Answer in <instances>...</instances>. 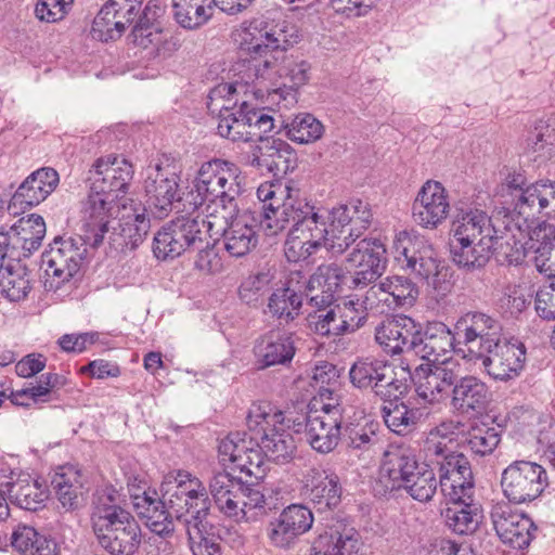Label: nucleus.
Wrapping results in <instances>:
<instances>
[{
	"instance_id": "58836bf2",
	"label": "nucleus",
	"mask_w": 555,
	"mask_h": 555,
	"mask_svg": "<svg viewBox=\"0 0 555 555\" xmlns=\"http://www.w3.org/2000/svg\"><path fill=\"white\" fill-rule=\"evenodd\" d=\"M451 243H474L479 237H496L498 231L488 214L478 208H457L452 221Z\"/></svg>"
},
{
	"instance_id": "c9c22d12",
	"label": "nucleus",
	"mask_w": 555,
	"mask_h": 555,
	"mask_svg": "<svg viewBox=\"0 0 555 555\" xmlns=\"http://www.w3.org/2000/svg\"><path fill=\"white\" fill-rule=\"evenodd\" d=\"M489 388L473 375L460 377L451 389V406L461 415L474 416L482 413L489 403Z\"/></svg>"
},
{
	"instance_id": "20e7f679",
	"label": "nucleus",
	"mask_w": 555,
	"mask_h": 555,
	"mask_svg": "<svg viewBox=\"0 0 555 555\" xmlns=\"http://www.w3.org/2000/svg\"><path fill=\"white\" fill-rule=\"evenodd\" d=\"M209 492L219 512L236 522L256 521L283 505L279 492L264 493L259 485L244 482L225 470L212 475Z\"/></svg>"
},
{
	"instance_id": "3c124183",
	"label": "nucleus",
	"mask_w": 555,
	"mask_h": 555,
	"mask_svg": "<svg viewBox=\"0 0 555 555\" xmlns=\"http://www.w3.org/2000/svg\"><path fill=\"white\" fill-rule=\"evenodd\" d=\"M302 300L301 291L297 289L291 280L271 293L268 309L273 318L289 323L299 315Z\"/></svg>"
},
{
	"instance_id": "4468645a",
	"label": "nucleus",
	"mask_w": 555,
	"mask_h": 555,
	"mask_svg": "<svg viewBox=\"0 0 555 555\" xmlns=\"http://www.w3.org/2000/svg\"><path fill=\"white\" fill-rule=\"evenodd\" d=\"M89 245L79 240V235L69 237H56L50 245V249L42 255V262L47 266L46 274L51 288H60L68 282L80 269L85 260Z\"/></svg>"
},
{
	"instance_id": "f3484780",
	"label": "nucleus",
	"mask_w": 555,
	"mask_h": 555,
	"mask_svg": "<svg viewBox=\"0 0 555 555\" xmlns=\"http://www.w3.org/2000/svg\"><path fill=\"white\" fill-rule=\"evenodd\" d=\"M346 262L347 268L352 271V287H366L378 280L386 270V246L379 238H363L356 244Z\"/></svg>"
},
{
	"instance_id": "09e8293b",
	"label": "nucleus",
	"mask_w": 555,
	"mask_h": 555,
	"mask_svg": "<svg viewBox=\"0 0 555 555\" xmlns=\"http://www.w3.org/2000/svg\"><path fill=\"white\" fill-rule=\"evenodd\" d=\"M378 293L386 295L380 300L388 307L391 305L401 307L413 305L418 296V288L409 278L392 275L371 286L367 294L377 295Z\"/></svg>"
},
{
	"instance_id": "de8ad7c7",
	"label": "nucleus",
	"mask_w": 555,
	"mask_h": 555,
	"mask_svg": "<svg viewBox=\"0 0 555 555\" xmlns=\"http://www.w3.org/2000/svg\"><path fill=\"white\" fill-rule=\"evenodd\" d=\"M214 0H171L172 16L184 29L194 30L214 16Z\"/></svg>"
},
{
	"instance_id": "6e6552de",
	"label": "nucleus",
	"mask_w": 555,
	"mask_h": 555,
	"mask_svg": "<svg viewBox=\"0 0 555 555\" xmlns=\"http://www.w3.org/2000/svg\"><path fill=\"white\" fill-rule=\"evenodd\" d=\"M392 249L396 261L427 286L441 294L450 291L448 267L436 258L434 249L422 238L401 231L395 236Z\"/></svg>"
},
{
	"instance_id": "2f4dec72",
	"label": "nucleus",
	"mask_w": 555,
	"mask_h": 555,
	"mask_svg": "<svg viewBox=\"0 0 555 555\" xmlns=\"http://www.w3.org/2000/svg\"><path fill=\"white\" fill-rule=\"evenodd\" d=\"M295 353L294 334L286 331H270L257 339L254 346L255 365L258 370L287 365Z\"/></svg>"
},
{
	"instance_id": "4d7b16f0",
	"label": "nucleus",
	"mask_w": 555,
	"mask_h": 555,
	"mask_svg": "<svg viewBox=\"0 0 555 555\" xmlns=\"http://www.w3.org/2000/svg\"><path fill=\"white\" fill-rule=\"evenodd\" d=\"M501 433L499 427L475 423L467 430L464 443L476 455H490L501 441Z\"/></svg>"
},
{
	"instance_id": "680f3d73",
	"label": "nucleus",
	"mask_w": 555,
	"mask_h": 555,
	"mask_svg": "<svg viewBox=\"0 0 555 555\" xmlns=\"http://www.w3.org/2000/svg\"><path fill=\"white\" fill-rule=\"evenodd\" d=\"M51 483L63 507H65L66 509H76L79 506L81 486L78 481L77 472L69 470L57 473L53 477Z\"/></svg>"
},
{
	"instance_id": "c03bdc74",
	"label": "nucleus",
	"mask_w": 555,
	"mask_h": 555,
	"mask_svg": "<svg viewBox=\"0 0 555 555\" xmlns=\"http://www.w3.org/2000/svg\"><path fill=\"white\" fill-rule=\"evenodd\" d=\"M2 486L7 488L10 503L25 511L36 512L42 508L48 499L46 489L29 474H21L15 480Z\"/></svg>"
},
{
	"instance_id": "8fccbe9b",
	"label": "nucleus",
	"mask_w": 555,
	"mask_h": 555,
	"mask_svg": "<svg viewBox=\"0 0 555 555\" xmlns=\"http://www.w3.org/2000/svg\"><path fill=\"white\" fill-rule=\"evenodd\" d=\"M341 436L347 448L359 457H372L377 453L382 443L376 423L349 424L345 427Z\"/></svg>"
},
{
	"instance_id": "79ce46f5",
	"label": "nucleus",
	"mask_w": 555,
	"mask_h": 555,
	"mask_svg": "<svg viewBox=\"0 0 555 555\" xmlns=\"http://www.w3.org/2000/svg\"><path fill=\"white\" fill-rule=\"evenodd\" d=\"M306 487L310 502L320 513L332 511L341 502L343 489L335 473L313 469Z\"/></svg>"
},
{
	"instance_id": "7c9ffc66",
	"label": "nucleus",
	"mask_w": 555,
	"mask_h": 555,
	"mask_svg": "<svg viewBox=\"0 0 555 555\" xmlns=\"http://www.w3.org/2000/svg\"><path fill=\"white\" fill-rule=\"evenodd\" d=\"M448 195L440 182L427 181L413 203V218L424 228H437L449 212Z\"/></svg>"
},
{
	"instance_id": "e2e57ef3",
	"label": "nucleus",
	"mask_w": 555,
	"mask_h": 555,
	"mask_svg": "<svg viewBox=\"0 0 555 555\" xmlns=\"http://www.w3.org/2000/svg\"><path fill=\"white\" fill-rule=\"evenodd\" d=\"M128 27L117 18L111 10L103 4L93 20L91 27L92 38L107 42L119 39Z\"/></svg>"
},
{
	"instance_id": "c85d7f7f",
	"label": "nucleus",
	"mask_w": 555,
	"mask_h": 555,
	"mask_svg": "<svg viewBox=\"0 0 555 555\" xmlns=\"http://www.w3.org/2000/svg\"><path fill=\"white\" fill-rule=\"evenodd\" d=\"M455 334L444 323H429L425 327L420 324L411 353L427 360V363H436L440 357L455 349Z\"/></svg>"
},
{
	"instance_id": "f257e3e1",
	"label": "nucleus",
	"mask_w": 555,
	"mask_h": 555,
	"mask_svg": "<svg viewBox=\"0 0 555 555\" xmlns=\"http://www.w3.org/2000/svg\"><path fill=\"white\" fill-rule=\"evenodd\" d=\"M242 193L238 168L233 163L216 158L199 167L190 190L180 198L182 211L194 214L202 208L207 220L231 218L240 211Z\"/></svg>"
},
{
	"instance_id": "f8f14e48",
	"label": "nucleus",
	"mask_w": 555,
	"mask_h": 555,
	"mask_svg": "<svg viewBox=\"0 0 555 555\" xmlns=\"http://www.w3.org/2000/svg\"><path fill=\"white\" fill-rule=\"evenodd\" d=\"M259 211L235 212L231 218L207 220L210 236L221 235L225 251L235 258L248 255L258 245Z\"/></svg>"
},
{
	"instance_id": "0eeeda50",
	"label": "nucleus",
	"mask_w": 555,
	"mask_h": 555,
	"mask_svg": "<svg viewBox=\"0 0 555 555\" xmlns=\"http://www.w3.org/2000/svg\"><path fill=\"white\" fill-rule=\"evenodd\" d=\"M249 443L260 448L275 463L289 462L296 451L293 436L287 431L284 412L270 402L254 403L246 416Z\"/></svg>"
},
{
	"instance_id": "39448f33",
	"label": "nucleus",
	"mask_w": 555,
	"mask_h": 555,
	"mask_svg": "<svg viewBox=\"0 0 555 555\" xmlns=\"http://www.w3.org/2000/svg\"><path fill=\"white\" fill-rule=\"evenodd\" d=\"M90 519L99 545L111 555H133L139 550L141 527L113 493L98 495Z\"/></svg>"
},
{
	"instance_id": "4be33fe9",
	"label": "nucleus",
	"mask_w": 555,
	"mask_h": 555,
	"mask_svg": "<svg viewBox=\"0 0 555 555\" xmlns=\"http://www.w3.org/2000/svg\"><path fill=\"white\" fill-rule=\"evenodd\" d=\"M507 216L517 229L530 228L529 220L537 214L547 217L555 214V182L538 181L526 186L520 194L519 203L512 209L507 208Z\"/></svg>"
},
{
	"instance_id": "13d9d810",
	"label": "nucleus",
	"mask_w": 555,
	"mask_h": 555,
	"mask_svg": "<svg viewBox=\"0 0 555 555\" xmlns=\"http://www.w3.org/2000/svg\"><path fill=\"white\" fill-rule=\"evenodd\" d=\"M286 137L296 143L308 144L321 139L324 127L312 114L301 113L296 115L291 122H282Z\"/></svg>"
},
{
	"instance_id": "052dcab7",
	"label": "nucleus",
	"mask_w": 555,
	"mask_h": 555,
	"mask_svg": "<svg viewBox=\"0 0 555 555\" xmlns=\"http://www.w3.org/2000/svg\"><path fill=\"white\" fill-rule=\"evenodd\" d=\"M413 475L414 477L406 481V485H404L402 489L416 501H430L438 487L434 469L425 464H421Z\"/></svg>"
},
{
	"instance_id": "393cba45",
	"label": "nucleus",
	"mask_w": 555,
	"mask_h": 555,
	"mask_svg": "<svg viewBox=\"0 0 555 555\" xmlns=\"http://www.w3.org/2000/svg\"><path fill=\"white\" fill-rule=\"evenodd\" d=\"M408 392L409 386L404 382L401 387L392 390L389 397L380 399V415L386 427L403 437L414 433L425 418L423 409L412 406L403 400Z\"/></svg>"
},
{
	"instance_id": "1a4fd4ad",
	"label": "nucleus",
	"mask_w": 555,
	"mask_h": 555,
	"mask_svg": "<svg viewBox=\"0 0 555 555\" xmlns=\"http://www.w3.org/2000/svg\"><path fill=\"white\" fill-rule=\"evenodd\" d=\"M439 474L438 485L449 502L469 500L474 494V476L465 454L446 448L441 443L429 442L427 457Z\"/></svg>"
},
{
	"instance_id": "774afa93",
	"label": "nucleus",
	"mask_w": 555,
	"mask_h": 555,
	"mask_svg": "<svg viewBox=\"0 0 555 555\" xmlns=\"http://www.w3.org/2000/svg\"><path fill=\"white\" fill-rule=\"evenodd\" d=\"M322 245L289 229L284 243V254L289 262L305 261L315 254Z\"/></svg>"
},
{
	"instance_id": "5701e85b",
	"label": "nucleus",
	"mask_w": 555,
	"mask_h": 555,
	"mask_svg": "<svg viewBox=\"0 0 555 555\" xmlns=\"http://www.w3.org/2000/svg\"><path fill=\"white\" fill-rule=\"evenodd\" d=\"M312 524L313 514L308 507L292 504L268 524L267 537L274 547L288 550L301 534L311 529Z\"/></svg>"
},
{
	"instance_id": "e433bc0d",
	"label": "nucleus",
	"mask_w": 555,
	"mask_h": 555,
	"mask_svg": "<svg viewBox=\"0 0 555 555\" xmlns=\"http://www.w3.org/2000/svg\"><path fill=\"white\" fill-rule=\"evenodd\" d=\"M416 455L410 447L390 446L383 454L380 477L388 482L390 490H401L414 477L418 468Z\"/></svg>"
},
{
	"instance_id": "c756f323",
	"label": "nucleus",
	"mask_w": 555,
	"mask_h": 555,
	"mask_svg": "<svg viewBox=\"0 0 555 555\" xmlns=\"http://www.w3.org/2000/svg\"><path fill=\"white\" fill-rule=\"evenodd\" d=\"M416 328H420V323L412 318L404 314L393 315L376 326L375 340L391 357L411 352Z\"/></svg>"
},
{
	"instance_id": "69168bd1",
	"label": "nucleus",
	"mask_w": 555,
	"mask_h": 555,
	"mask_svg": "<svg viewBox=\"0 0 555 555\" xmlns=\"http://www.w3.org/2000/svg\"><path fill=\"white\" fill-rule=\"evenodd\" d=\"M308 326L311 332L323 337L343 336L338 333L340 330V320L337 318V305L328 308H315V311L308 314Z\"/></svg>"
},
{
	"instance_id": "f03ea898",
	"label": "nucleus",
	"mask_w": 555,
	"mask_h": 555,
	"mask_svg": "<svg viewBox=\"0 0 555 555\" xmlns=\"http://www.w3.org/2000/svg\"><path fill=\"white\" fill-rule=\"evenodd\" d=\"M151 495L138 498L135 505L139 517L145 519L149 529L159 537H171L176 530V522L186 527V521L206 519L211 506L206 488L189 489L188 486H169Z\"/></svg>"
},
{
	"instance_id": "412c9836",
	"label": "nucleus",
	"mask_w": 555,
	"mask_h": 555,
	"mask_svg": "<svg viewBox=\"0 0 555 555\" xmlns=\"http://www.w3.org/2000/svg\"><path fill=\"white\" fill-rule=\"evenodd\" d=\"M455 366L448 360L416 366L411 378L417 396L429 403L448 398L459 374Z\"/></svg>"
},
{
	"instance_id": "a19ab883",
	"label": "nucleus",
	"mask_w": 555,
	"mask_h": 555,
	"mask_svg": "<svg viewBox=\"0 0 555 555\" xmlns=\"http://www.w3.org/2000/svg\"><path fill=\"white\" fill-rule=\"evenodd\" d=\"M499 238L500 236L479 237L474 243H450L452 261L467 272L480 270L490 261Z\"/></svg>"
},
{
	"instance_id": "9d476101",
	"label": "nucleus",
	"mask_w": 555,
	"mask_h": 555,
	"mask_svg": "<svg viewBox=\"0 0 555 555\" xmlns=\"http://www.w3.org/2000/svg\"><path fill=\"white\" fill-rule=\"evenodd\" d=\"M328 232L325 247L334 255L344 254L372 223L370 204L352 199L348 204L324 210Z\"/></svg>"
},
{
	"instance_id": "9b49d317",
	"label": "nucleus",
	"mask_w": 555,
	"mask_h": 555,
	"mask_svg": "<svg viewBox=\"0 0 555 555\" xmlns=\"http://www.w3.org/2000/svg\"><path fill=\"white\" fill-rule=\"evenodd\" d=\"M191 215L186 212L185 216L172 219L155 234L153 251L156 258L173 259L185 251L203 246V228L207 225V219L199 220V216Z\"/></svg>"
},
{
	"instance_id": "2eb2a0df",
	"label": "nucleus",
	"mask_w": 555,
	"mask_h": 555,
	"mask_svg": "<svg viewBox=\"0 0 555 555\" xmlns=\"http://www.w3.org/2000/svg\"><path fill=\"white\" fill-rule=\"evenodd\" d=\"M348 376L354 388L370 391L378 400L389 397L392 390L404 383L396 377L388 361L373 356L357 358Z\"/></svg>"
},
{
	"instance_id": "7ed1b4c3",
	"label": "nucleus",
	"mask_w": 555,
	"mask_h": 555,
	"mask_svg": "<svg viewBox=\"0 0 555 555\" xmlns=\"http://www.w3.org/2000/svg\"><path fill=\"white\" fill-rule=\"evenodd\" d=\"M302 35L296 24L288 21L282 12L268 11L253 18L241 35L238 54L248 64V68L270 60L283 56L301 41Z\"/></svg>"
},
{
	"instance_id": "bf43d9fd",
	"label": "nucleus",
	"mask_w": 555,
	"mask_h": 555,
	"mask_svg": "<svg viewBox=\"0 0 555 555\" xmlns=\"http://www.w3.org/2000/svg\"><path fill=\"white\" fill-rule=\"evenodd\" d=\"M242 109H245L248 131H250V142H259L268 139L267 135L276 126L272 111L268 107H258L247 101H242Z\"/></svg>"
},
{
	"instance_id": "a211bd4d",
	"label": "nucleus",
	"mask_w": 555,
	"mask_h": 555,
	"mask_svg": "<svg viewBox=\"0 0 555 555\" xmlns=\"http://www.w3.org/2000/svg\"><path fill=\"white\" fill-rule=\"evenodd\" d=\"M116 206L114 198H105L90 191L81 202L79 220V240L90 248L96 249L109 233L112 221L115 220Z\"/></svg>"
},
{
	"instance_id": "cd10ccee",
	"label": "nucleus",
	"mask_w": 555,
	"mask_h": 555,
	"mask_svg": "<svg viewBox=\"0 0 555 555\" xmlns=\"http://www.w3.org/2000/svg\"><path fill=\"white\" fill-rule=\"evenodd\" d=\"M93 167L91 192L105 198H114V203L119 197V193L127 192L133 170L126 159L118 160L114 157L113 162H104L99 158Z\"/></svg>"
},
{
	"instance_id": "ddd939ff",
	"label": "nucleus",
	"mask_w": 555,
	"mask_h": 555,
	"mask_svg": "<svg viewBox=\"0 0 555 555\" xmlns=\"http://www.w3.org/2000/svg\"><path fill=\"white\" fill-rule=\"evenodd\" d=\"M546 486V470L534 462L515 461L502 472L503 494L514 504L534 501L542 494Z\"/></svg>"
},
{
	"instance_id": "37998d69",
	"label": "nucleus",
	"mask_w": 555,
	"mask_h": 555,
	"mask_svg": "<svg viewBox=\"0 0 555 555\" xmlns=\"http://www.w3.org/2000/svg\"><path fill=\"white\" fill-rule=\"evenodd\" d=\"M166 12V5L160 0H149L138 14L129 35V40L140 48L146 49L162 31L160 18Z\"/></svg>"
},
{
	"instance_id": "6ab92c4d",
	"label": "nucleus",
	"mask_w": 555,
	"mask_h": 555,
	"mask_svg": "<svg viewBox=\"0 0 555 555\" xmlns=\"http://www.w3.org/2000/svg\"><path fill=\"white\" fill-rule=\"evenodd\" d=\"M480 359L486 372L493 379L509 380L519 376L526 362V347L515 338H498L487 348Z\"/></svg>"
},
{
	"instance_id": "bb28decb",
	"label": "nucleus",
	"mask_w": 555,
	"mask_h": 555,
	"mask_svg": "<svg viewBox=\"0 0 555 555\" xmlns=\"http://www.w3.org/2000/svg\"><path fill=\"white\" fill-rule=\"evenodd\" d=\"M345 279V270L339 264L333 262L319 266L306 284L308 305L313 308L333 306Z\"/></svg>"
},
{
	"instance_id": "423d86ee",
	"label": "nucleus",
	"mask_w": 555,
	"mask_h": 555,
	"mask_svg": "<svg viewBox=\"0 0 555 555\" xmlns=\"http://www.w3.org/2000/svg\"><path fill=\"white\" fill-rule=\"evenodd\" d=\"M257 196L262 203L260 224L268 235H275L288 227L296 228L313 207L292 180L261 184Z\"/></svg>"
},
{
	"instance_id": "49530a36",
	"label": "nucleus",
	"mask_w": 555,
	"mask_h": 555,
	"mask_svg": "<svg viewBox=\"0 0 555 555\" xmlns=\"http://www.w3.org/2000/svg\"><path fill=\"white\" fill-rule=\"evenodd\" d=\"M8 231L25 259L40 248L46 235V222L40 215L31 214L18 219Z\"/></svg>"
},
{
	"instance_id": "0e129e2a",
	"label": "nucleus",
	"mask_w": 555,
	"mask_h": 555,
	"mask_svg": "<svg viewBox=\"0 0 555 555\" xmlns=\"http://www.w3.org/2000/svg\"><path fill=\"white\" fill-rule=\"evenodd\" d=\"M273 274L270 271L247 276L238 287L240 299L249 306H257L272 289Z\"/></svg>"
},
{
	"instance_id": "aec40b11",
	"label": "nucleus",
	"mask_w": 555,
	"mask_h": 555,
	"mask_svg": "<svg viewBox=\"0 0 555 555\" xmlns=\"http://www.w3.org/2000/svg\"><path fill=\"white\" fill-rule=\"evenodd\" d=\"M179 181L173 166L156 165L150 168L144 181L145 208L158 218L167 216L177 199L181 204V197L178 198Z\"/></svg>"
},
{
	"instance_id": "5fc2aeb1",
	"label": "nucleus",
	"mask_w": 555,
	"mask_h": 555,
	"mask_svg": "<svg viewBox=\"0 0 555 555\" xmlns=\"http://www.w3.org/2000/svg\"><path fill=\"white\" fill-rule=\"evenodd\" d=\"M184 530L193 555H221L220 535L206 519L186 521Z\"/></svg>"
},
{
	"instance_id": "6e6d98bb",
	"label": "nucleus",
	"mask_w": 555,
	"mask_h": 555,
	"mask_svg": "<svg viewBox=\"0 0 555 555\" xmlns=\"http://www.w3.org/2000/svg\"><path fill=\"white\" fill-rule=\"evenodd\" d=\"M22 261L17 260L0 270L1 293L11 301L25 299L31 289L29 271Z\"/></svg>"
},
{
	"instance_id": "864d4df0",
	"label": "nucleus",
	"mask_w": 555,
	"mask_h": 555,
	"mask_svg": "<svg viewBox=\"0 0 555 555\" xmlns=\"http://www.w3.org/2000/svg\"><path fill=\"white\" fill-rule=\"evenodd\" d=\"M453 506L446 509V521L448 526L459 534H470L477 530L482 519V512L479 504L469 500L451 502Z\"/></svg>"
},
{
	"instance_id": "a18cd8bd",
	"label": "nucleus",
	"mask_w": 555,
	"mask_h": 555,
	"mask_svg": "<svg viewBox=\"0 0 555 555\" xmlns=\"http://www.w3.org/2000/svg\"><path fill=\"white\" fill-rule=\"evenodd\" d=\"M146 211L147 209L144 208L143 212H138L133 218L119 223L118 231L113 228V232L108 236V244L112 249L126 254L143 243L151 228Z\"/></svg>"
},
{
	"instance_id": "ea45409f",
	"label": "nucleus",
	"mask_w": 555,
	"mask_h": 555,
	"mask_svg": "<svg viewBox=\"0 0 555 555\" xmlns=\"http://www.w3.org/2000/svg\"><path fill=\"white\" fill-rule=\"evenodd\" d=\"M60 183L59 172L52 167H42L31 172L12 196V204L34 207L51 195Z\"/></svg>"
},
{
	"instance_id": "dca6fc26",
	"label": "nucleus",
	"mask_w": 555,
	"mask_h": 555,
	"mask_svg": "<svg viewBox=\"0 0 555 555\" xmlns=\"http://www.w3.org/2000/svg\"><path fill=\"white\" fill-rule=\"evenodd\" d=\"M502 325L494 317L481 311H468L461 315L455 323V335L459 344H463L468 351L469 360L482 356L487 348L500 338Z\"/></svg>"
},
{
	"instance_id": "a878e982",
	"label": "nucleus",
	"mask_w": 555,
	"mask_h": 555,
	"mask_svg": "<svg viewBox=\"0 0 555 555\" xmlns=\"http://www.w3.org/2000/svg\"><path fill=\"white\" fill-rule=\"evenodd\" d=\"M270 61L269 66H264L262 63L250 68L255 79L289 89H298L310 79L311 64L306 60L284 53L283 56Z\"/></svg>"
},
{
	"instance_id": "b1692460",
	"label": "nucleus",
	"mask_w": 555,
	"mask_h": 555,
	"mask_svg": "<svg viewBox=\"0 0 555 555\" xmlns=\"http://www.w3.org/2000/svg\"><path fill=\"white\" fill-rule=\"evenodd\" d=\"M491 519L501 541L516 550L527 547L538 529L530 517L513 511L507 503L494 505Z\"/></svg>"
},
{
	"instance_id": "603ef678",
	"label": "nucleus",
	"mask_w": 555,
	"mask_h": 555,
	"mask_svg": "<svg viewBox=\"0 0 555 555\" xmlns=\"http://www.w3.org/2000/svg\"><path fill=\"white\" fill-rule=\"evenodd\" d=\"M217 132L233 142H250L245 109H242V102L238 103L237 99L232 106L225 103L220 106Z\"/></svg>"
},
{
	"instance_id": "4c0bfd02",
	"label": "nucleus",
	"mask_w": 555,
	"mask_h": 555,
	"mask_svg": "<svg viewBox=\"0 0 555 555\" xmlns=\"http://www.w3.org/2000/svg\"><path fill=\"white\" fill-rule=\"evenodd\" d=\"M530 228L518 229L528 233L524 244L525 253L535 255L534 262L538 271L547 276L555 275V261L553 260V244L555 240V225L546 221L538 222L533 227V219L529 220Z\"/></svg>"
},
{
	"instance_id": "473e14b6",
	"label": "nucleus",
	"mask_w": 555,
	"mask_h": 555,
	"mask_svg": "<svg viewBox=\"0 0 555 555\" xmlns=\"http://www.w3.org/2000/svg\"><path fill=\"white\" fill-rule=\"evenodd\" d=\"M361 546V538L347 519H337L311 546V555H353Z\"/></svg>"
},
{
	"instance_id": "f704fd0d",
	"label": "nucleus",
	"mask_w": 555,
	"mask_h": 555,
	"mask_svg": "<svg viewBox=\"0 0 555 555\" xmlns=\"http://www.w3.org/2000/svg\"><path fill=\"white\" fill-rule=\"evenodd\" d=\"M251 165L266 168L274 177H283L297 167V153L284 140L270 137L256 147Z\"/></svg>"
},
{
	"instance_id": "338daca9",
	"label": "nucleus",
	"mask_w": 555,
	"mask_h": 555,
	"mask_svg": "<svg viewBox=\"0 0 555 555\" xmlns=\"http://www.w3.org/2000/svg\"><path fill=\"white\" fill-rule=\"evenodd\" d=\"M366 308L359 300H347L337 305V318L340 320L338 333L348 335L361 328L367 320Z\"/></svg>"
},
{
	"instance_id": "72a5a7b5",
	"label": "nucleus",
	"mask_w": 555,
	"mask_h": 555,
	"mask_svg": "<svg viewBox=\"0 0 555 555\" xmlns=\"http://www.w3.org/2000/svg\"><path fill=\"white\" fill-rule=\"evenodd\" d=\"M341 428V421L321 417L319 414H309L302 422L294 423L295 431H304L309 446L321 454H327L337 447Z\"/></svg>"
}]
</instances>
